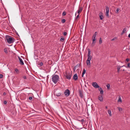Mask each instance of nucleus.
Masks as SVG:
<instances>
[{
	"label": "nucleus",
	"instance_id": "f257e3e1",
	"mask_svg": "<svg viewBox=\"0 0 130 130\" xmlns=\"http://www.w3.org/2000/svg\"><path fill=\"white\" fill-rule=\"evenodd\" d=\"M88 58L86 61V63L87 65L88 66H89L90 67V61L92 58V57L91 55V51L89 49H88Z\"/></svg>",
	"mask_w": 130,
	"mask_h": 130
},
{
	"label": "nucleus",
	"instance_id": "f03ea898",
	"mask_svg": "<svg viewBox=\"0 0 130 130\" xmlns=\"http://www.w3.org/2000/svg\"><path fill=\"white\" fill-rule=\"evenodd\" d=\"M59 77L58 75L54 74L52 76V80L55 84H56L59 80Z\"/></svg>",
	"mask_w": 130,
	"mask_h": 130
},
{
	"label": "nucleus",
	"instance_id": "7ed1b4c3",
	"mask_svg": "<svg viewBox=\"0 0 130 130\" xmlns=\"http://www.w3.org/2000/svg\"><path fill=\"white\" fill-rule=\"evenodd\" d=\"M72 74V72H66L65 73L64 76L67 79H71Z\"/></svg>",
	"mask_w": 130,
	"mask_h": 130
},
{
	"label": "nucleus",
	"instance_id": "20e7f679",
	"mask_svg": "<svg viewBox=\"0 0 130 130\" xmlns=\"http://www.w3.org/2000/svg\"><path fill=\"white\" fill-rule=\"evenodd\" d=\"M6 39L7 43L9 44H11L13 42V38L9 36L6 37Z\"/></svg>",
	"mask_w": 130,
	"mask_h": 130
},
{
	"label": "nucleus",
	"instance_id": "39448f33",
	"mask_svg": "<svg viewBox=\"0 0 130 130\" xmlns=\"http://www.w3.org/2000/svg\"><path fill=\"white\" fill-rule=\"evenodd\" d=\"M54 94L57 96H62L61 93L60 92H59L58 90H56L54 93Z\"/></svg>",
	"mask_w": 130,
	"mask_h": 130
},
{
	"label": "nucleus",
	"instance_id": "423d86ee",
	"mask_svg": "<svg viewBox=\"0 0 130 130\" xmlns=\"http://www.w3.org/2000/svg\"><path fill=\"white\" fill-rule=\"evenodd\" d=\"M92 86L95 88H99L100 86L96 82H93L92 83Z\"/></svg>",
	"mask_w": 130,
	"mask_h": 130
},
{
	"label": "nucleus",
	"instance_id": "0eeeda50",
	"mask_svg": "<svg viewBox=\"0 0 130 130\" xmlns=\"http://www.w3.org/2000/svg\"><path fill=\"white\" fill-rule=\"evenodd\" d=\"M64 93L66 96H68L70 94V91L68 89H67L65 91Z\"/></svg>",
	"mask_w": 130,
	"mask_h": 130
},
{
	"label": "nucleus",
	"instance_id": "6e6552de",
	"mask_svg": "<svg viewBox=\"0 0 130 130\" xmlns=\"http://www.w3.org/2000/svg\"><path fill=\"white\" fill-rule=\"evenodd\" d=\"M106 15L108 17H109V8L107 6L106 7Z\"/></svg>",
	"mask_w": 130,
	"mask_h": 130
},
{
	"label": "nucleus",
	"instance_id": "1a4fd4ad",
	"mask_svg": "<svg viewBox=\"0 0 130 130\" xmlns=\"http://www.w3.org/2000/svg\"><path fill=\"white\" fill-rule=\"evenodd\" d=\"M18 58L19 59L20 64L22 65H24V63L22 59L19 56H18Z\"/></svg>",
	"mask_w": 130,
	"mask_h": 130
},
{
	"label": "nucleus",
	"instance_id": "9d476101",
	"mask_svg": "<svg viewBox=\"0 0 130 130\" xmlns=\"http://www.w3.org/2000/svg\"><path fill=\"white\" fill-rule=\"evenodd\" d=\"M83 9L82 7H79L78 8V9L77 11V13L79 14L80 12H82L83 10Z\"/></svg>",
	"mask_w": 130,
	"mask_h": 130
},
{
	"label": "nucleus",
	"instance_id": "9b49d317",
	"mask_svg": "<svg viewBox=\"0 0 130 130\" xmlns=\"http://www.w3.org/2000/svg\"><path fill=\"white\" fill-rule=\"evenodd\" d=\"M98 99L101 102L103 101V98L102 95H100L98 96Z\"/></svg>",
	"mask_w": 130,
	"mask_h": 130
},
{
	"label": "nucleus",
	"instance_id": "f8f14e48",
	"mask_svg": "<svg viewBox=\"0 0 130 130\" xmlns=\"http://www.w3.org/2000/svg\"><path fill=\"white\" fill-rule=\"evenodd\" d=\"M78 77L76 74H74L73 77V78L75 80H77V79Z\"/></svg>",
	"mask_w": 130,
	"mask_h": 130
},
{
	"label": "nucleus",
	"instance_id": "ddd939ff",
	"mask_svg": "<svg viewBox=\"0 0 130 130\" xmlns=\"http://www.w3.org/2000/svg\"><path fill=\"white\" fill-rule=\"evenodd\" d=\"M124 66H125L124 65L122 66H117V72H119L120 71V68L121 67H124Z\"/></svg>",
	"mask_w": 130,
	"mask_h": 130
},
{
	"label": "nucleus",
	"instance_id": "4468645a",
	"mask_svg": "<svg viewBox=\"0 0 130 130\" xmlns=\"http://www.w3.org/2000/svg\"><path fill=\"white\" fill-rule=\"evenodd\" d=\"M100 15H99L100 18L101 20H102L103 18V13L102 12H101L100 13Z\"/></svg>",
	"mask_w": 130,
	"mask_h": 130
},
{
	"label": "nucleus",
	"instance_id": "2eb2a0df",
	"mask_svg": "<svg viewBox=\"0 0 130 130\" xmlns=\"http://www.w3.org/2000/svg\"><path fill=\"white\" fill-rule=\"evenodd\" d=\"M126 28H124L123 29L121 33V34L122 35V34H123L126 31Z\"/></svg>",
	"mask_w": 130,
	"mask_h": 130
},
{
	"label": "nucleus",
	"instance_id": "dca6fc26",
	"mask_svg": "<svg viewBox=\"0 0 130 130\" xmlns=\"http://www.w3.org/2000/svg\"><path fill=\"white\" fill-rule=\"evenodd\" d=\"M86 72V70L85 69H84L83 70L82 73V76L83 77L85 73Z\"/></svg>",
	"mask_w": 130,
	"mask_h": 130
},
{
	"label": "nucleus",
	"instance_id": "f3484780",
	"mask_svg": "<svg viewBox=\"0 0 130 130\" xmlns=\"http://www.w3.org/2000/svg\"><path fill=\"white\" fill-rule=\"evenodd\" d=\"M118 102H122V100H121V98L120 96H119V97L118 100Z\"/></svg>",
	"mask_w": 130,
	"mask_h": 130
},
{
	"label": "nucleus",
	"instance_id": "a211bd4d",
	"mask_svg": "<svg viewBox=\"0 0 130 130\" xmlns=\"http://www.w3.org/2000/svg\"><path fill=\"white\" fill-rule=\"evenodd\" d=\"M96 42V40H95L94 39H92V45H94L95 44V43Z\"/></svg>",
	"mask_w": 130,
	"mask_h": 130
},
{
	"label": "nucleus",
	"instance_id": "6ab92c4d",
	"mask_svg": "<svg viewBox=\"0 0 130 130\" xmlns=\"http://www.w3.org/2000/svg\"><path fill=\"white\" fill-rule=\"evenodd\" d=\"M108 113L109 114V116H111L112 115L111 111L110 110H108Z\"/></svg>",
	"mask_w": 130,
	"mask_h": 130
},
{
	"label": "nucleus",
	"instance_id": "aec40b11",
	"mask_svg": "<svg viewBox=\"0 0 130 130\" xmlns=\"http://www.w3.org/2000/svg\"><path fill=\"white\" fill-rule=\"evenodd\" d=\"M97 32H95V33H94V35L93 36V37H95V38H96V36L97 35Z\"/></svg>",
	"mask_w": 130,
	"mask_h": 130
},
{
	"label": "nucleus",
	"instance_id": "412c9836",
	"mask_svg": "<svg viewBox=\"0 0 130 130\" xmlns=\"http://www.w3.org/2000/svg\"><path fill=\"white\" fill-rule=\"evenodd\" d=\"M117 39V37H114L113 39H112L111 40V41H112L115 40Z\"/></svg>",
	"mask_w": 130,
	"mask_h": 130
},
{
	"label": "nucleus",
	"instance_id": "4be33fe9",
	"mask_svg": "<svg viewBox=\"0 0 130 130\" xmlns=\"http://www.w3.org/2000/svg\"><path fill=\"white\" fill-rule=\"evenodd\" d=\"M106 87L107 88V89H110V85L109 84H108L107 85Z\"/></svg>",
	"mask_w": 130,
	"mask_h": 130
},
{
	"label": "nucleus",
	"instance_id": "5701e85b",
	"mask_svg": "<svg viewBox=\"0 0 130 130\" xmlns=\"http://www.w3.org/2000/svg\"><path fill=\"white\" fill-rule=\"evenodd\" d=\"M117 108L120 112H121V111H122V108H121L120 107H117Z\"/></svg>",
	"mask_w": 130,
	"mask_h": 130
},
{
	"label": "nucleus",
	"instance_id": "b1692460",
	"mask_svg": "<svg viewBox=\"0 0 130 130\" xmlns=\"http://www.w3.org/2000/svg\"><path fill=\"white\" fill-rule=\"evenodd\" d=\"M99 43L100 44H101L102 43V41L101 38H100V39Z\"/></svg>",
	"mask_w": 130,
	"mask_h": 130
},
{
	"label": "nucleus",
	"instance_id": "393cba45",
	"mask_svg": "<svg viewBox=\"0 0 130 130\" xmlns=\"http://www.w3.org/2000/svg\"><path fill=\"white\" fill-rule=\"evenodd\" d=\"M80 66V64H78L76 66H75V67H76L77 68H79Z\"/></svg>",
	"mask_w": 130,
	"mask_h": 130
},
{
	"label": "nucleus",
	"instance_id": "a878e982",
	"mask_svg": "<svg viewBox=\"0 0 130 130\" xmlns=\"http://www.w3.org/2000/svg\"><path fill=\"white\" fill-rule=\"evenodd\" d=\"M4 51L6 53H7V51L6 48H5L4 50Z\"/></svg>",
	"mask_w": 130,
	"mask_h": 130
},
{
	"label": "nucleus",
	"instance_id": "bb28decb",
	"mask_svg": "<svg viewBox=\"0 0 130 130\" xmlns=\"http://www.w3.org/2000/svg\"><path fill=\"white\" fill-rule=\"evenodd\" d=\"M65 20L64 19H63L61 20V22L63 23H64L65 22Z\"/></svg>",
	"mask_w": 130,
	"mask_h": 130
},
{
	"label": "nucleus",
	"instance_id": "cd10ccee",
	"mask_svg": "<svg viewBox=\"0 0 130 130\" xmlns=\"http://www.w3.org/2000/svg\"><path fill=\"white\" fill-rule=\"evenodd\" d=\"M64 38H61L60 39V41H64Z\"/></svg>",
	"mask_w": 130,
	"mask_h": 130
},
{
	"label": "nucleus",
	"instance_id": "c85d7f7f",
	"mask_svg": "<svg viewBox=\"0 0 130 130\" xmlns=\"http://www.w3.org/2000/svg\"><path fill=\"white\" fill-rule=\"evenodd\" d=\"M100 93L101 94H103V93H104V92H103V90H101V91H100Z\"/></svg>",
	"mask_w": 130,
	"mask_h": 130
},
{
	"label": "nucleus",
	"instance_id": "c756f323",
	"mask_svg": "<svg viewBox=\"0 0 130 130\" xmlns=\"http://www.w3.org/2000/svg\"><path fill=\"white\" fill-rule=\"evenodd\" d=\"M62 15L63 16H64L66 14V12H64L62 13Z\"/></svg>",
	"mask_w": 130,
	"mask_h": 130
},
{
	"label": "nucleus",
	"instance_id": "7c9ffc66",
	"mask_svg": "<svg viewBox=\"0 0 130 130\" xmlns=\"http://www.w3.org/2000/svg\"><path fill=\"white\" fill-rule=\"evenodd\" d=\"M99 90L100 91H101L102 90V88H101V87H99Z\"/></svg>",
	"mask_w": 130,
	"mask_h": 130
},
{
	"label": "nucleus",
	"instance_id": "2f4dec72",
	"mask_svg": "<svg viewBox=\"0 0 130 130\" xmlns=\"http://www.w3.org/2000/svg\"><path fill=\"white\" fill-rule=\"evenodd\" d=\"M3 76L2 74H0V78H2L3 77Z\"/></svg>",
	"mask_w": 130,
	"mask_h": 130
},
{
	"label": "nucleus",
	"instance_id": "473e14b6",
	"mask_svg": "<svg viewBox=\"0 0 130 130\" xmlns=\"http://www.w3.org/2000/svg\"><path fill=\"white\" fill-rule=\"evenodd\" d=\"M77 68L76 67H75V66L74 67V71H75V70Z\"/></svg>",
	"mask_w": 130,
	"mask_h": 130
},
{
	"label": "nucleus",
	"instance_id": "72a5a7b5",
	"mask_svg": "<svg viewBox=\"0 0 130 130\" xmlns=\"http://www.w3.org/2000/svg\"><path fill=\"white\" fill-rule=\"evenodd\" d=\"M23 78L24 79H26V77L25 76H23Z\"/></svg>",
	"mask_w": 130,
	"mask_h": 130
},
{
	"label": "nucleus",
	"instance_id": "f704fd0d",
	"mask_svg": "<svg viewBox=\"0 0 130 130\" xmlns=\"http://www.w3.org/2000/svg\"><path fill=\"white\" fill-rule=\"evenodd\" d=\"M7 101H4V104H7Z\"/></svg>",
	"mask_w": 130,
	"mask_h": 130
},
{
	"label": "nucleus",
	"instance_id": "c9c22d12",
	"mask_svg": "<svg viewBox=\"0 0 130 130\" xmlns=\"http://www.w3.org/2000/svg\"><path fill=\"white\" fill-rule=\"evenodd\" d=\"M39 65H40V66H42L43 65V63H42V62H40L39 63Z\"/></svg>",
	"mask_w": 130,
	"mask_h": 130
},
{
	"label": "nucleus",
	"instance_id": "e433bc0d",
	"mask_svg": "<svg viewBox=\"0 0 130 130\" xmlns=\"http://www.w3.org/2000/svg\"><path fill=\"white\" fill-rule=\"evenodd\" d=\"M127 66L129 67H130V63H128L127 64Z\"/></svg>",
	"mask_w": 130,
	"mask_h": 130
},
{
	"label": "nucleus",
	"instance_id": "4c0bfd02",
	"mask_svg": "<svg viewBox=\"0 0 130 130\" xmlns=\"http://www.w3.org/2000/svg\"><path fill=\"white\" fill-rule=\"evenodd\" d=\"M29 100H31L32 99V97H30L29 98Z\"/></svg>",
	"mask_w": 130,
	"mask_h": 130
},
{
	"label": "nucleus",
	"instance_id": "58836bf2",
	"mask_svg": "<svg viewBox=\"0 0 130 130\" xmlns=\"http://www.w3.org/2000/svg\"><path fill=\"white\" fill-rule=\"evenodd\" d=\"M67 33L66 32H65L64 33L63 35L64 36H66L67 35Z\"/></svg>",
	"mask_w": 130,
	"mask_h": 130
},
{
	"label": "nucleus",
	"instance_id": "ea45409f",
	"mask_svg": "<svg viewBox=\"0 0 130 130\" xmlns=\"http://www.w3.org/2000/svg\"><path fill=\"white\" fill-rule=\"evenodd\" d=\"M15 71L16 72H18V70L17 69H15Z\"/></svg>",
	"mask_w": 130,
	"mask_h": 130
},
{
	"label": "nucleus",
	"instance_id": "a19ab883",
	"mask_svg": "<svg viewBox=\"0 0 130 130\" xmlns=\"http://www.w3.org/2000/svg\"><path fill=\"white\" fill-rule=\"evenodd\" d=\"M119 8L117 9V10H116V11L117 13L119 11Z\"/></svg>",
	"mask_w": 130,
	"mask_h": 130
},
{
	"label": "nucleus",
	"instance_id": "79ce46f5",
	"mask_svg": "<svg viewBox=\"0 0 130 130\" xmlns=\"http://www.w3.org/2000/svg\"><path fill=\"white\" fill-rule=\"evenodd\" d=\"M79 121L82 122H84V119H82L80 121L79 120Z\"/></svg>",
	"mask_w": 130,
	"mask_h": 130
},
{
	"label": "nucleus",
	"instance_id": "37998d69",
	"mask_svg": "<svg viewBox=\"0 0 130 130\" xmlns=\"http://www.w3.org/2000/svg\"><path fill=\"white\" fill-rule=\"evenodd\" d=\"M79 17V14H78V15H77V16L76 17V19H77Z\"/></svg>",
	"mask_w": 130,
	"mask_h": 130
},
{
	"label": "nucleus",
	"instance_id": "c03bdc74",
	"mask_svg": "<svg viewBox=\"0 0 130 130\" xmlns=\"http://www.w3.org/2000/svg\"><path fill=\"white\" fill-rule=\"evenodd\" d=\"M129 59L128 58H127V59H126V61H127V62H128L129 61Z\"/></svg>",
	"mask_w": 130,
	"mask_h": 130
},
{
	"label": "nucleus",
	"instance_id": "a18cd8bd",
	"mask_svg": "<svg viewBox=\"0 0 130 130\" xmlns=\"http://www.w3.org/2000/svg\"><path fill=\"white\" fill-rule=\"evenodd\" d=\"M92 39H94L95 40H96V38L95 37H92Z\"/></svg>",
	"mask_w": 130,
	"mask_h": 130
},
{
	"label": "nucleus",
	"instance_id": "49530a36",
	"mask_svg": "<svg viewBox=\"0 0 130 130\" xmlns=\"http://www.w3.org/2000/svg\"><path fill=\"white\" fill-rule=\"evenodd\" d=\"M6 93L5 92H4L3 93V95H6Z\"/></svg>",
	"mask_w": 130,
	"mask_h": 130
},
{
	"label": "nucleus",
	"instance_id": "de8ad7c7",
	"mask_svg": "<svg viewBox=\"0 0 130 130\" xmlns=\"http://www.w3.org/2000/svg\"><path fill=\"white\" fill-rule=\"evenodd\" d=\"M128 37L130 38V33L128 35Z\"/></svg>",
	"mask_w": 130,
	"mask_h": 130
},
{
	"label": "nucleus",
	"instance_id": "09e8293b",
	"mask_svg": "<svg viewBox=\"0 0 130 130\" xmlns=\"http://www.w3.org/2000/svg\"><path fill=\"white\" fill-rule=\"evenodd\" d=\"M105 108H106V109H107V108H108L107 106H106V107H105Z\"/></svg>",
	"mask_w": 130,
	"mask_h": 130
},
{
	"label": "nucleus",
	"instance_id": "8fccbe9b",
	"mask_svg": "<svg viewBox=\"0 0 130 130\" xmlns=\"http://www.w3.org/2000/svg\"><path fill=\"white\" fill-rule=\"evenodd\" d=\"M122 70L123 71H125V70L124 69H123Z\"/></svg>",
	"mask_w": 130,
	"mask_h": 130
},
{
	"label": "nucleus",
	"instance_id": "3c124183",
	"mask_svg": "<svg viewBox=\"0 0 130 130\" xmlns=\"http://www.w3.org/2000/svg\"><path fill=\"white\" fill-rule=\"evenodd\" d=\"M86 26H85V28H86Z\"/></svg>",
	"mask_w": 130,
	"mask_h": 130
},
{
	"label": "nucleus",
	"instance_id": "603ef678",
	"mask_svg": "<svg viewBox=\"0 0 130 130\" xmlns=\"http://www.w3.org/2000/svg\"><path fill=\"white\" fill-rule=\"evenodd\" d=\"M17 34L18 35H19L17 33Z\"/></svg>",
	"mask_w": 130,
	"mask_h": 130
},
{
	"label": "nucleus",
	"instance_id": "864d4df0",
	"mask_svg": "<svg viewBox=\"0 0 130 130\" xmlns=\"http://www.w3.org/2000/svg\"><path fill=\"white\" fill-rule=\"evenodd\" d=\"M17 34L18 35H19L17 33Z\"/></svg>",
	"mask_w": 130,
	"mask_h": 130
},
{
	"label": "nucleus",
	"instance_id": "5fc2aeb1",
	"mask_svg": "<svg viewBox=\"0 0 130 130\" xmlns=\"http://www.w3.org/2000/svg\"><path fill=\"white\" fill-rule=\"evenodd\" d=\"M82 128H80V129H82Z\"/></svg>",
	"mask_w": 130,
	"mask_h": 130
}]
</instances>
